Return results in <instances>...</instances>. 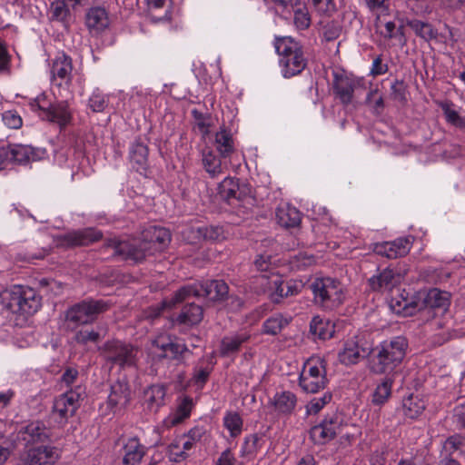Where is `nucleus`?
Here are the masks:
<instances>
[{
  "label": "nucleus",
  "instance_id": "nucleus-62",
  "mask_svg": "<svg viewBox=\"0 0 465 465\" xmlns=\"http://www.w3.org/2000/svg\"><path fill=\"white\" fill-rule=\"evenodd\" d=\"M319 14H329L335 10L333 0H310Z\"/></svg>",
  "mask_w": 465,
  "mask_h": 465
},
{
  "label": "nucleus",
  "instance_id": "nucleus-30",
  "mask_svg": "<svg viewBox=\"0 0 465 465\" xmlns=\"http://www.w3.org/2000/svg\"><path fill=\"white\" fill-rule=\"evenodd\" d=\"M400 274L387 268L381 271L378 275L371 277L369 279V285L374 292L390 291L400 282Z\"/></svg>",
  "mask_w": 465,
  "mask_h": 465
},
{
  "label": "nucleus",
  "instance_id": "nucleus-9",
  "mask_svg": "<svg viewBox=\"0 0 465 465\" xmlns=\"http://www.w3.org/2000/svg\"><path fill=\"white\" fill-rule=\"evenodd\" d=\"M152 351L160 359H170L182 362L191 353L187 345L176 337L161 333L151 341Z\"/></svg>",
  "mask_w": 465,
  "mask_h": 465
},
{
  "label": "nucleus",
  "instance_id": "nucleus-10",
  "mask_svg": "<svg viewBox=\"0 0 465 465\" xmlns=\"http://www.w3.org/2000/svg\"><path fill=\"white\" fill-rule=\"evenodd\" d=\"M103 248L112 249L114 256L135 262L143 261L147 255L153 253L152 246H147L143 239L132 242H121L115 238L108 239L105 241Z\"/></svg>",
  "mask_w": 465,
  "mask_h": 465
},
{
  "label": "nucleus",
  "instance_id": "nucleus-25",
  "mask_svg": "<svg viewBox=\"0 0 465 465\" xmlns=\"http://www.w3.org/2000/svg\"><path fill=\"white\" fill-rule=\"evenodd\" d=\"M131 389L125 380H118L111 386L108 405L114 411L125 408L131 401Z\"/></svg>",
  "mask_w": 465,
  "mask_h": 465
},
{
  "label": "nucleus",
  "instance_id": "nucleus-41",
  "mask_svg": "<svg viewBox=\"0 0 465 465\" xmlns=\"http://www.w3.org/2000/svg\"><path fill=\"white\" fill-rule=\"evenodd\" d=\"M440 453L450 457L454 453L465 456V436L457 433L448 437L443 442Z\"/></svg>",
  "mask_w": 465,
  "mask_h": 465
},
{
  "label": "nucleus",
  "instance_id": "nucleus-26",
  "mask_svg": "<svg viewBox=\"0 0 465 465\" xmlns=\"http://www.w3.org/2000/svg\"><path fill=\"white\" fill-rule=\"evenodd\" d=\"M19 438L25 445L45 443L49 440V430L41 421H34L23 427L19 431Z\"/></svg>",
  "mask_w": 465,
  "mask_h": 465
},
{
  "label": "nucleus",
  "instance_id": "nucleus-64",
  "mask_svg": "<svg viewBox=\"0 0 465 465\" xmlns=\"http://www.w3.org/2000/svg\"><path fill=\"white\" fill-rule=\"evenodd\" d=\"M272 256L269 254H259L254 261V265L258 271L267 272L272 268Z\"/></svg>",
  "mask_w": 465,
  "mask_h": 465
},
{
  "label": "nucleus",
  "instance_id": "nucleus-32",
  "mask_svg": "<svg viewBox=\"0 0 465 465\" xmlns=\"http://www.w3.org/2000/svg\"><path fill=\"white\" fill-rule=\"evenodd\" d=\"M194 448L183 435L175 438L168 446V457L171 461L182 462L185 460Z\"/></svg>",
  "mask_w": 465,
  "mask_h": 465
},
{
  "label": "nucleus",
  "instance_id": "nucleus-8",
  "mask_svg": "<svg viewBox=\"0 0 465 465\" xmlns=\"http://www.w3.org/2000/svg\"><path fill=\"white\" fill-rule=\"evenodd\" d=\"M84 391L81 387L70 390L54 399L52 408V418L60 426L67 423L69 418L73 417L83 400Z\"/></svg>",
  "mask_w": 465,
  "mask_h": 465
},
{
  "label": "nucleus",
  "instance_id": "nucleus-6",
  "mask_svg": "<svg viewBox=\"0 0 465 465\" xmlns=\"http://www.w3.org/2000/svg\"><path fill=\"white\" fill-rule=\"evenodd\" d=\"M311 289L314 303L323 310L332 311L343 302L342 286L333 278H316L311 284Z\"/></svg>",
  "mask_w": 465,
  "mask_h": 465
},
{
  "label": "nucleus",
  "instance_id": "nucleus-45",
  "mask_svg": "<svg viewBox=\"0 0 465 465\" xmlns=\"http://www.w3.org/2000/svg\"><path fill=\"white\" fill-rule=\"evenodd\" d=\"M265 439L262 435L252 434L247 436L242 446V455L253 457L262 448Z\"/></svg>",
  "mask_w": 465,
  "mask_h": 465
},
{
  "label": "nucleus",
  "instance_id": "nucleus-51",
  "mask_svg": "<svg viewBox=\"0 0 465 465\" xmlns=\"http://www.w3.org/2000/svg\"><path fill=\"white\" fill-rule=\"evenodd\" d=\"M108 104L109 100L106 95L98 90L94 91L88 100V106L94 113L104 112Z\"/></svg>",
  "mask_w": 465,
  "mask_h": 465
},
{
  "label": "nucleus",
  "instance_id": "nucleus-44",
  "mask_svg": "<svg viewBox=\"0 0 465 465\" xmlns=\"http://www.w3.org/2000/svg\"><path fill=\"white\" fill-rule=\"evenodd\" d=\"M440 106L443 112L446 122L459 129L465 128V118L460 116L459 112L453 108L450 102H441Z\"/></svg>",
  "mask_w": 465,
  "mask_h": 465
},
{
  "label": "nucleus",
  "instance_id": "nucleus-36",
  "mask_svg": "<svg viewBox=\"0 0 465 465\" xmlns=\"http://www.w3.org/2000/svg\"><path fill=\"white\" fill-rule=\"evenodd\" d=\"M275 411L281 414H291L296 407L297 397L289 391L277 392L272 401Z\"/></svg>",
  "mask_w": 465,
  "mask_h": 465
},
{
  "label": "nucleus",
  "instance_id": "nucleus-17",
  "mask_svg": "<svg viewBox=\"0 0 465 465\" xmlns=\"http://www.w3.org/2000/svg\"><path fill=\"white\" fill-rule=\"evenodd\" d=\"M413 244V237H400L391 242L376 244L374 251L377 254L389 259H397L407 255Z\"/></svg>",
  "mask_w": 465,
  "mask_h": 465
},
{
  "label": "nucleus",
  "instance_id": "nucleus-35",
  "mask_svg": "<svg viewBox=\"0 0 465 465\" xmlns=\"http://www.w3.org/2000/svg\"><path fill=\"white\" fill-rule=\"evenodd\" d=\"M149 15L153 22L171 19V0H146Z\"/></svg>",
  "mask_w": 465,
  "mask_h": 465
},
{
  "label": "nucleus",
  "instance_id": "nucleus-61",
  "mask_svg": "<svg viewBox=\"0 0 465 465\" xmlns=\"http://www.w3.org/2000/svg\"><path fill=\"white\" fill-rule=\"evenodd\" d=\"M392 99L399 102L406 101V90L402 81L395 80L391 86Z\"/></svg>",
  "mask_w": 465,
  "mask_h": 465
},
{
  "label": "nucleus",
  "instance_id": "nucleus-59",
  "mask_svg": "<svg viewBox=\"0 0 465 465\" xmlns=\"http://www.w3.org/2000/svg\"><path fill=\"white\" fill-rule=\"evenodd\" d=\"M2 120L7 127L12 129H18L22 126V118L15 111L5 112Z\"/></svg>",
  "mask_w": 465,
  "mask_h": 465
},
{
  "label": "nucleus",
  "instance_id": "nucleus-58",
  "mask_svg": "<svg viewBox=\"0 0 465 465\" xmlns=\"http://www.w3.org/2000/svg\"><path fill=\"white\" fill-rule=\"evenodd\" d=\"M366 103L372 105L376 114H380L384 106L383 98L377 89L369 92L366 97Z\"/></svg>",
  "mask_w": 465,
  "mask_h": 465
},
{
  "label": "nucleus",
  "instance_id": "nucleus-46",
  "mask_svg": "<svg viewBox=\"0 0 465 465\" xmlns=\"http://www.w3.org/2000/svg\"><path fill=\"white\" fill-rule=\"evenodd\" d=\"M290 320L277 313L268 318L262 324L263 332L270 335H277L289 324Z\"/></svg>",
  "mask_w": 465,
  "mask_h": 465
},
{
  "label": "nucleus",
  "instance_id": "nucleus-39",
  "mask_svg": "<svg viewBox=\"0 0 465 465\" xmlns=\"http://www.w3.org/2000/svg\"><path fill=\"white\" fill-rule=\"evenodd\" d=\"M250 335L245 332L236 333L230 336H225L221 341L220 351L223 356H229L236 353L241 346L248 341Z\"/></svg>",
  "mask_w": 465,
  "mask_h": 465
},
{
  "label": "nucleus",
  "instance_id": "nucleus-3",
  "mask_svg": "<svg viewBox=\"0 0 465 465\" xmlns=\"http://www.w3.org/2000/svg\"><path fill=\"white\" fill-rule=\"evenodd\" d=\"M407 347V341L401 336L382 342L377 354L373 356L371 361L372 371L379 374L393 371L401 363Z\"/></svg>",
  "mask_w": 465,
  "mask_h": 465
},
{
  "label": "nucleus",
  "instance_id": "nucleus-7",
  "mask_svg": "<svg viewBox=\"0 0 465 465\" xmlns=\"http://www.w3.org/2000/svg\"><path fill=\"white\" fill-rule=\"evenodd\" d=\"M98 351L107 363L119 366L121 369L133 367L136 364L137 348L124 341L108 340L98 348Z\"/></svg>",
  "mask_w": 465,
  "mask_h": 465
},
{
  "label": "nucleus",
  "instance_id": "nucleus-5",
  "mask_svg": "<svg viewBox=\"0 0 465 465\" xmlns=\"http://www.w3.org/2000/svg\"><path fill=\"white\" fill-rule=\"evenodd\" d=\"M111 304L104 300L85 299L70 306L65 312L68 326L76 328L94 323L99 315L107 312Z\"/></svg>",
  "mask_w": 465,
  "mask_h": 465
},
{
  "label": "nucleus",
  "instance_id": "nucleus-28",
  "mask_svg": "<svg viewBox=\"0 0 465 465\" xmlns=\"http://www.w3.org/2000/svg\"><path fill=\"white\" fill-rule=\"evenodd\" d=\"M129 159L136 172L142 174L145 173L148 169V147L141 138H137L132 143Z\"/></svg>",
  "mask_w": 465,
  "mask_h": 465
},
{
  "label": "nucleus",
  "instance_id": "nucleus-47",
  "mask_svg": "<svg viewBox=\"0 0 465 465\" xmlns=\"http://www.w3.org/2000/svg\"><path fill=\"white\" fill-rule=\"evenodd\" d=\"M392 381L385 378L374 390L371 395V401L375 405L384 404L391 394Z\"/></svg>",
  "mask_w": 465,
  "mask_h": 465
},
{
  "label": "nucleus",
  "instance_id": "nucleus-16",
  "mask_svg": "<svg viewBox=\"0 0 465 465\" xmlns=\"http://www.w3.org/2000/svg\"><path fill=\"white\" fill-rule=\"evenodd\" d=\"M361 86V82L359 79L342 74H334L333 93L342 104H350L353 100L354 92Z\"/></svg>",
  "mask_w": 465,
  "mask_h": 465
},
{
  "label": "nucleus",
  "instance_id": "nucleus-53",
  "mask_svg": "<svg viewBox=\"0 0 465 465\" xmlns=\"http://www.w3.org/2000/svg\"><path fill=\"white\" fill-rule=\"evenodd\" d=\"M66 0H58L51 5L52 18L65 23L70 15Z\"/></svg>",
  "mask_w": 465,
  "mask_h": 465
},
{
  "label": "nucleus",
  "instance_id": "nucleus-21",
  "mask_svg": "<svg viewBox=\"0 0 465 465\" xmlns=\"http://www.w3.org/2000/svg\"><path fill=\"white\" fill-rule=\"evenodd\" d=\"M142 239L147 246H152V252H153L168 246L171 242V233L166 228L150 225L142 232Z\"/></svg>",
  "mask_w": 465,
  "mask_h": 465
},
{
  "label": "nucleus",
  "instance_id": "nucleus-23",
  "mask_svg": "<svg viewBox=\"0 0 465 465\" xmlns=\"http://www.w3.org/2000/svg\"><path fill=\"white\" fill-rule=\"evenodd\" d=\"M256 281L263 287L264 292L269 293L271 301L274 303H279L285 294H283L285 287V281L278 274H261L256 278Z\"/></svg>",
  "mask_w": 465,
  "mask_h": 465
},
{
  "label": "nucleus",
  "instance_id": "nucleus-4",
  "mask_svg": "<svg viewBox=\"0 0 465 465\" xmlns=\"http://www.w3.org/2000/svg\"><path fill=\"white\" fill-rule=\"evenodd\" d=\"M280 55V65L284 77L301 74L306 66V59L299 43L291 37L278 38L274 44Z\"/></svg>",
  "mask_w": 465,
  "mask_h": 465
},
{
  "label": "nucleus",
  "instance_id": "nucleus-49",
  "mask_svg": "<svg viewBox=\"0 0 465 465\" xmlns=\"http://www.w3.org/2000/svg\"><path fill=\"white\" fill-rule=\"evenodd\" d=\"M223 425L232 437H236L242 432V420L237 412L229 411L223 418Z\"/></svg>",
  "mask_w": 465,
  "mask_h": 465
},
{
  "label": "nucleus",
  "instance_id": "nucleus-38",
  "mask_svg": "<svg viewBox=\"0 0 465 465\" xmlns=\"http://www.w3.org/2000/svg\"><path fill=\"white\" fill-rule=\"evenodd\" d=\"M215 146L221 157H230L235 151L234 140L230 131L221 128L215 134Z\"/></svg>",
  "mask_w": 465,
  "mask_h": 465
},
{
  "label": "nucleus",
  "instance_id": "nucleus-13",
  "mask_svg": "<svg viewBox=\"0 0 465 465\" xmlns=\"http://www.w3.org/2000/svg\"><path fill=\"white\" fill-rule=\"evenodd\" d=\"M347 428L343 418L336 413L326 415L324 419L310 430V438L315 444H325L333 440Z\"/></svg>",
  "mask_w": 465,
  "mask_h": 465
},
{
  "label": "nucleus",
  "instance_id": "nucleus-20",
  "mask_svg": "<svg viewBox=\"0 0 465 465\" xmlns=\"http://www.w3.org/2000/svg\"><path fill=\"white\" fill-rule=\"evenodd\" d=\"M147 447L140 442L137 437H130L122 440L120 450L124 465H137L141 463L147 452Z\"/></svg>",
  "mask_w": 465,
  "mask_h": 465
},
{
  "label": "nucleus",
  "instance_id": "nucleus-54",
  "mask_svg": "<svg viewBox=\"0 0 465 465\" xmlns=\"http://www.w3.org/2000/svg\"><path fill=\"white\" fill-rule=\"evenodd\" d=\"M74 341L79 344H87L88 342H97L101 339V335L94 329L79 330L75 332Z\"/></svg>",
  "mask_w": 465,
  "mask_h": 465
},
{
  "label": "nucleus",
  "instance_id": "nucleus-42",
  "mask_svg": "<svg viewBox=\"0 0 465 465\" xmlns=\"http://www.w3.org/2000/svg\"><path fill=\"white\" fill-rule=\"evenodd\" d=\"M202 163L212 178L223 173L221 159L211 149L203 150Z\"/></svg>",
  "mask_w": 465,
  "mask_h": 465
},
{
  "label": "nucleus",
  "instance_id": "nucleus-63",
  "mask_svg": "<svg viewBox=\"0 0 465 465\" xmlns=\"http://www.w3.org/2000/svg\"><path fill=\"white\" fill-rule=\"evenodd\" d=\"M206 430L203 426H195L191 429L187 434H183L186 439L192 442L193 446H195L196 442L202 440L203 437L205 435Z\"/></svg>",
  "mask_w": 465,
  "mask_h": 465
},
{
  "label": "nucleus",
  "instance_id": "nucleus-14",
  "mask_svg": "<svg viewBox=\"0 0 465 465\" xmlns=\"http://www.w3.org/2000/svg\"><path fill=\"white\" fill-rule=\"evenodd\" d=\"M102 232L93 228L68 232L56 237V245L63 248L86 246L102 238Z\"/></svg>",
  "mask_w": 465,
  "mask_h": 465
},
{
  "label": "nucleus",
  "instance_id": "nucleus-60",
  "mask_svg": "<svg viewBox=\"0 0 465 465\" xmlns=\"http://www.w3.org/2000/svg\"><path fill=\"white\" fill-rule=\"evenodd\" d=\"M452 421L456 429L465 430V402L454 408Z\"/></svg>",
  "mask_w": 465,
  "mask_h": 465
},
{
  "label": "nucleus",
  "instance_id": "nucleus-18",
  "mask_svg": "<svg viewBox=\"0 0 465 465\" xmlns=\"http://www.w3.org/2000/svg\"><path fill=\"white\" fill-rule=\"evenodd\" d=\"M72 58L64 53L58 54L51 64V80L56 85L68 84L72 81Z\"/></svg>",
  "mask_w": 465,
  "mask_h": 465
},
{
  "label": "nucleus",
  "instance_id": "nucleus-24",
  "mask_svg": "<svg viewBox=\"0 0 465 465\" xmlns=\"http://www.w3.org/2000/svg\"><path fill=\"white\" fill-rule=\"evenodd\" d=\"M450 305V294L448 292L432 288L424 293L419 310H438L443 313L448 311Z\"/></svg>",
  "mask_w": 465,
  "mask_h": 465
},
{
  "label": "nucleus",
  "instance_id": "nucleus-52",
  "mask_svg": "<svg viewBox=\"0 0 465 465\" xmlns=\"http://www.w3.org/2000/svg\"><path fill=\"white\" fill-rule=\"evenodd\" d=\"M331 392H325L322 397L311 400L306 405L307 415H315L320 412L331 401Z\"/></svg>",
  "mask_w": 465,
  "mask_h": 465
},
{
  "label": "nucleus",
  "instance_id": "nucleus-34",
  "mask_svg": "<svg viewBox=\"0 0 465 465\" xmlns=\"http://www.w3.org/2000/svg\"><path fill=\"white\" fill-rule=\"evenodd\" d=\"M276 220L282 227L294 228L301 223V213L295 207L283 204L276 209Z\"/></svg>",
  "mask_w": 465,
  "mask_h": 465
},
{
  "label": "nucleus",
  "instance_id": "nucleus-31",
  "mask_svg": "<svg viewBox=\"0 0 465 465\" xmlns=\"http://www.w3.org/2000/svg\"><path fill=\"white\" fill-rule=\"evenodd\" d=\"M166 387L153 384L143 392V405L147 410L156 412L165 403Z\"/></svg>",
  "mask_w": 465,
  "mask_h": 465
},
{
  "label": "nucleus",
  "instance_id": "nucleus-43",
  "mask_svg": "<svg viewBox=\"0 0 465 465\" xmlns=\"http://www.w3.org/2000/svg\"><path fill=\"white\" fill-rule=\"evenodd\" d=\"M108 23L107 13L103 7H93L86 15V25L91 29L103 30L108 25Z\"/></svg>",
  "mask_w": 465,
  "mask_h": 465
},
{
  "label": "nucleus",
  "instance_id": "nucleus-19",
  "mask_svg": "<svg viewBox=\"0 0 465 465\" xmlns=\"http://www.w3.org/2000/svg\"><path fill=\"white\" fill-rule=\"evenodd\" d=\"M58 457V451L55 448L39 445L28 448L22 460L25 465H51L55 462Z\"/></svg>",
  "mask_w": 465,
  "mask_h": 465
},
{
  "label": "nucleus",
  "instance_id": "nucleus-50",
  "mask_svg": "<svg viewBox=\"0 0 465 465\" xmlns=\"http://www.w3.org/2000/svg\"><path fill=\"white\" fill-rule=\"evenodd\" d=\"M409 25L414 31L416 35L426 41H430L437 36V32L428 23L413 20L410 22Z\"/></svg>",
  "mask_w": 465,
  "mask_h": 465
},
{
  "label": "nucleus",
  "instance_id": "nucleus-2",
  "mask_svg": "<svg viewBox=\"0 0 465 465\" xmlns=\"http://www.w3.org/2000/svg\"><path fill=\"white\" fill-rule=\"evenodd\" d=\"M3 305L14 313L32 315L42 305V298L36 291L28 286L15 285L5 290L1 295Z\"/></svg>",
  "mask_w": 465,
  "mask_h": 465
},
{
  "label": "nucleus",
  "instance_id": "nucleus-56",
  "mask_svg": "<svg viewBox=\"0 0 465 465\" xmlns=\"http://www.w3.org/2000/svg\"><path fill=\"white\" fill-rule=\"evenodd\" d=\"M294 25L300 30L307 29L311 25V17L305 6L294 11Z\"/></svg>",
  "mask_w": 465,
  "mask_h": 465
},
{
  "label": "nucleus",
  "instance_id": "nucleus-27",
  "mask_svg": "<svg viewBox=\"0 0 465 465\" xmlns=\"http://www.w3.org/2000/svg\"><path fill=\"white\" fill-rule=\"evenodd\" d=\"M44 120L57 124L60 127L66 126L72 120V110L68 102L60 101L55 104L49 102Z\"/></svg>",
  "mask_w": 465,
  "mask_h": 465
},
{
  "label": "nucleus",
  "instance_id": "nucleus-33",
  "mask_svg": "<svg viewBox=\"0 0 465 465\" xmlns=\"http://www.w3.org/2000/svg\"><path fill=\"white\" fill-rule=\"evenodd\" d=\"M203 318V309L194 302L185 304L178 314L175 322L178 324L193 326L199 324Z\"/></svg>",
  "mask_w": 465,
  "mask_h": 465
},
{
  "label": "nucleus",
  "instance_id": "nucleus-55",
  "mask_svg": "<svg viewBox=\"0 0 465 465\" xmlns=\"http://www.w3.org/2000/svg\"><path fill=\"white\" fill-rule=\"evenodd\" d=\"M28 105L32 111L37 112L38 115L44 120L45 111L48 110L49 101L45 94H41L37 97L31 99Z\"/></svg>",
  "mask_w": 465,
  "mask_h": 465
},
{
  "label": "nucleus",
  "instance_id": "nucleus-15",
  "mask_svg": "<svg viewBox=\"0 0 465 465\" xmlns=\"http://www.w3.org/2000/svg\"><path fill=\"white\" fill-rule=\"evenodd\" d=\"M219 193L222 198L232 203L233 201L242 202L251 196L252 188L238 179L226 177L219 185Z\"/></svg>",
  "mask_w": 465,
  "mask_h": 465
},
{
  "label": "nucleus",
  "instance_id": "nucleus-48",
  "mask_svg": "<svg viewBox=\"0 0 465 465\" xmlns=\"http://www.w3.org/2000/svg\"><path fill=\"white\" fill-rule=\"evenodd\" d=\"M193 407V401L189 397H184L181 402L179 403L175 413L169 418L168 422L171 425H176L180 422H182L183 420L188 418L191 414Z\"/></svg>",
  "mask_w": 465,
  "mask_h": 465
},
{
  "label": "nucleus",
  "instance_id": "nucleus-29",
  "mask_svg": "<svg viewBox=\"0 0 465 465\" xmlns=\"http://www.w3.org/2000/svg\"><path fill=\"white\" fill-rule=\"evenodd\" d=\"M368 354V349L355 340H349L345 342L343 350L339 352V360L342 364L352 365L363 360Z\"/></svg>",
  "mask_w": 465,
  "mask_h": 465
},
{
  "label": "nucleus",
  "instance_id": "nucleus-22",
  "mask_svg": "<svg viewBox=\"0 0 465 465\" xmlns=\"http://www.w3.org/2000/svg\"><path fill=\"white\" fill-rule=\"evenodd\" d=\"M0 159L6 163H25L35 159L34 149L28 145L11 144L0 148Z\"/></svg>",
  "mask_w": 465,
  "mask_h": 465
},
{
  "label": "nucleus",
  "instance_id": "nucleus-1",
  "mask_svg": "<svg viewBox=\"0 0 465 465\" xmlns=\"http://www.w3.org/2000/svg\"><path fill=\"white\" fill-rule=\"evenodd\" d=\"M229 287L223 280H207L179 289L170 300H164L161 306L151 309L148 317H158L163 308H172L191 297L206 298L213 302L223 301L228 294Z\"/></svg>",
  "mask_w": 465,
  "mask_h": 465
},
{
  "label": "nucleus",
  "instance_id": "nucleus-57",
  "mask_svg": "<svg viewBox=\"0 0 465 465\" xmlns=\"http://www.w3.org/2000/svg\"><path fill=\"white\" fill-rule=\"evenodd\" d=\"M341 32V26L338 22L331 21L328 22L323 27H322V35L326 41H333L337 39Z\"/></svg>",
  "mask_w": 465,
  "mask_h": 465
},
{
  "label": "nucleus",
  "instance_id": "nucleus-37",
  "mask_svg": "<svg viewBox=\"0 0 465 465\" xmlns=\"http://www.w3.org/2000/svg\"><path fill=\"white\" fill-rule=\"evenodd\" d=\"M425 408L426 401L420 394H411L402 401L403 414L410 419L418 418Z\"/></svg>",
  "mask_w": 465,
  "mask_h": 465
},
{
  "label": "nucleus",
  "instance_id": "nucleus-11",
  "mask_svg": "<svg viewBox=\"0 0 465 465\" xmlns=\"http://www.w3.org/2000/svg\"><path fill=\"white\" fill-rule=\"evenodd\" d=\"M328 383L325 367L322 361H308L301 372L299 385L307 393H316Z\"/></svg>",
  "mask_w": 465,
  "mask_h": 465
},
{
  "label": "nucleus",
  "instance_id": "nucleus-12",
  "mask_svg": "<svg viewBox=\"0 0 465 465\" xmlns=\"http://www.w3.org/2000/svg\"><path fill=\"white\" fill-rule=\"evenodd\" d=\"M347 428L343 418L336 413L326 415L324 419L310 430V438L315 444H325L333 440Z\"/></svg>",
  "mask_w": 465,
  "mask_h": 465
},
{
  "label": "nucleus",
  "instance_id": "nucleus-40",
  "mask_svg": "<svg viewBox=\"0 0 465 465\" xmlns=\"http://www.w3.org/2000/svg\"><path fill=\"white\" fill-rule=\"evenodd\" d=\"M310 332L321 340H327L333 336L334 325L321 316H314L310 323Z\"/></svg>",
  "mask_w": 465,
  "mask_h": 465
}]
</instances>
